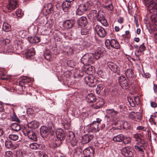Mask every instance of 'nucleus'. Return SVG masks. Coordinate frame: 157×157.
Returning <instances> with one entry per match:
<instances>
[{"label":"nucleus","instance_id":"nucleus-15","mask_svg":"<svg viewBox=\"0 0 157 157\" xmlns=\"http://www.w3.org/2000/svg\"><path fill=\"white\" fill-rule=\"evenodd\" d=\"M75 23L74 20H67L63 22V26L66 29H70L74 26Z\"/></svg>","mask_w":157,"mask_h":157},{"label":"nucleus","instance_id":"nucleus-12","mask_svg":"<svg viewBox=\"0 0 157 157\" xmlns=\"http://www.w3.org/2000/svg\"><path fill=\"white\" fill-rule=\"evenodd\" d=\"M87 6L84 4H82L78 6L76 11V14L78 15H81L88 10Z\"/></svg>","mask_w":157,"mask_h":157},{"label":"nucleus","instance_id":"nucleus-1","mask_svg":"<svg viewBox=\"0 0 157 157\" xmlns=\"http://www.w3.org/2000/svg\"><path fill=\"white\" fill-rule=\"evenodd\" d=\"M145 4L148 6L149 13H157V4L154 2L152 0H146Z\"/></svg>","mask_w":157,"mask_h":157},{"label":"nucleus","instance_id":"nucleus-50","mask_svg":"<svg viewBox=\"0 0 157 157\" xmlns=\"http://www.w3.org/2000/svg\"><path fill=\"white\" fill-rule=\"evenodd\" d=\"M62 144L61 142H59L56 140V141L52 144V146L53 147L55 148L56 147H59Z\"/></svg>","mask_w":157,"mask_h":157},{"label":"nucleus","instance_id":"nucleus-46","mask_svg":"<svg viewBox=\"0 0 157 157\" xmlns=\"http://www.w3.org/2000/svg\"><path fill=\"white\" fill-rule=\"evenodd\" d=\"M104 14H105L103 12H101V13H100L99 16H98V18H97L96 19L99 22L101 21L105 18L104 16Z\"/></svg>","mask_w":157,"mask_h":157},{"label":"nucleus","instance_id":"nucleus-57","mask_svg":"<svg viewBox=\"0 0 157 157\" xmlns=\"http://www.w3.org/2000/svg\"><path fill=\"white\" fill-rule=\"evenodd\" d=\"M5 155L6 157H12L13 153L11 151H7L5 153Z\"/></svg>","mask_w":157,"mask_h":157},{"label":"nucleus","instance_id":"nucleus-49","mask_svg":"<svg viewBox=\"0 0 157 157\" xmlns=\"http://www.w3.org/2000/svg\"><path fill=\"white\" fill-rule=\"evenodd\" d=\"M142 118V114L140 113H136V115L134 118V121H139Z\"/></svg>","mask_w":157,"mask_h":157},{"label":"nucleus","instance_id":"nucleus-24","mask_svg":"<svg viewBox=\"0 0 157 157\" xmlns=\"http://www.w3.org/2000/svg\"><path fill=\"white\" fill-rule=\"evenodd\" d=\"M85 99L88 103H92L96 101V98L94 94L90 93L86 95Z\"/></svg>","mask_w":157,"mask_h":157},{"label":"nucleus","instance_id":"nucleus-26","mask_svg":"<svg viewBox=\"0 0 157 157\" xmlns=\"http://www.w3.org/2000/svg\"><path fill=\"white\" fill-rule=\"evenodd\" d=\"M35 54L34 48H32L28 50L25 52V56L26 58L29 59L31 58L32 56H34Z\"/></svg>","mask_w":157,"mask_h":157},{"label":"nucleus","instance_id":"nucleus-42","mask_svg":"<svg viewBox=\"0 0 157 157\" xmlns=\"http://www.w3.org/2000/svg\"><path fill=\"white\" fill-rule=\"evenodd\" d=\"M102 54L101 51H96L94 56V57L95 59L97 60L100 58V57L102 56Z\"/></svg>","mask_w":157,"mask_h":157},{"label":"nucleus","instance_id":"nucleus-41","mask_svg":"<svg viewBox=\"0 0 157 157\" xmlns=\"http://www.w3.org/2000/svg\"><path fill=\"white\" fill-rule=\"evenodd\" d=\"M29 147L31 149L36 150L39 148L40 145L36 143H33L30 144Z\"/></svg>","mask_w":157,"mask_h":157},{"label":"nucleus","instance_id":"nucleus-61","mask_svg":"<svg viewBox=\"0 0 157 157\" xmlns=\"http://www.w3.org/2000/svg\"><path fill=\"white\" fill-rule=\"evenodd\" d=\"M46 26L47 27V28L49 29H50L52 26V21H48L45 24Z\"/></svg>","mask_w":157,"mask_h":157},{"label":"nucleus","instance_id":"nucleus-11","mask_svg":"<svg viewBox=\"0 0 157 157\" xmlns=\"http://www.w3.org/2000/svg\"><path fill=\"white\" fill-rule=\"evenodd\" d=\"M92 53L86 54L82 58L81 60L82 63L84 64H89L93 63Z\"/></svg>","mask_w":157,"mask_h":157},{"label":"nucleus","instance_id":"nucleus-62","mask_svg":"<svg viewBox=\"0 0 157 157\" xmlns=\"http://www.w3.org/2000/svg\"><path fill=\"white\" fill-rule=\"evenodd\" d=\"M5 74L2 72L0 71V79L5 80L7 79L6 78L4 77Z\"/></svg>","mask_w":157,"mask_h":157},{"label":"nucleus","instance_id":"nucleus-28","mask_svg":"<svg viewBox=\"0 0 157 157\" xmlns=\"http://www.w3.org/2000/svg\"><path fill=\"white\" fill-rule=\"evenodd\" d=\"M104 104V101L102 98L99 99V100L97 101L95 104L93 105V107L95 109H98L102 107Z\"/></svg>","mask_w":157,"mask_h":157},{"label":"nucleus","instance_id":"nucleus-39","mask_svg":"<svg viewBox=\"0 0 157 157\" xmlns=\"http://www.w3.org/2000/svg\"><path fill=\"white\" fill-rule=\"evenodd\" d=\"M65 52H67V54L69 56L72 55L74 53L73 49L70 46L67 47Z\"/></svg>","mask_w":157,"mask_h":157},{"label":"nucleus","instance_id":"nucleus-7","mask_svg":"<svg viewBox=\"0 0 157 157\" xmlns=\"http://www.w3.org/2000/svg\"><path fill=\"white\" fill-rule=\"evenodd\" d=\"M98 123L93 121L92 123L88 124L87 127L89 132L96 133L99 131L100 128H99Z\"/></svg>","mask_w":157,"mask_h":157},{"label":"nucleus","instance_id":"nucleus-53","mask_svg":"<svg viewBox=\"0 0 157 157\" xmlns=\"http://www.w3.org/2000/svg\"><path fill=\"white\" fill-rule=\"evenodd\" d=\"M136 115V113L134 112H131L128 115L129 117L131 118L132 120L134 121V118L135 117V116Z\"/></svg>","mask_w":157,"mask_h":157},{"label":"nucleus","instance_id":"nucleus-2","mask_svg":"<svg viewBox=\"0 0 157 157\" xmlns=\"http://www.w3.org/2000/svg\"><path fill=\"white\" fill-rule=\"evenodd\" d=\"M84 71L86 73H84L82 72H80V71L77 70L74 73V76L75 78H78L82 77L86 73L88 74H91V72H93V68L91 66H86L84 67Z\"/></svg>","mask_w":157,"mask_h":157},{"label":"nucleus","instance_id":"nucleus-34","mask_svg":"<svg viewBox=\"0 0 157 157\" xmlns=\"http://www.w3.org/2000/svg\"><path fill=\"white\" fill-rule=\"evenodd\" d=\"M5 146L8 149H13L14 147V145L10 140H7L5 142Z\"/></svg>","mask_w":157,"mask_h":157},{"label":"nucleus","instance_id":"nucleus-43","mask_svg":"<svg viewBox=\"0 0 157 157\" xmlns=\"http://www.w3.org/2000/svg\"><path fill=\"white\" fill-rule=\"evenodd\" d=\"M9 138L12 140L16 141L18 139V136L16 134H10L9 136Z\"/></svg>","mask_w":157,"mask_h":157},{"label":"nucleus","instance_id":"nucleus-10","mask_svg":"<svg viewBox=\"0 0 157 157\" xmlns=\"http://www.w3.org/2000/svg\"><path fill=\"white\" fill-rule=\"evenodd\" d=\"M67 138L69 140L70 142L72 147L76 146L78 141L75 137L74 133L72 131H69L68 134Z\"/></svg>","mask_w":157,"mask_h":157},{"label":"nucleus","instance_id":"nucleus-60","mask_svg":"<svg viewBox=\"0 0 157 157\" xmlns=\"http://www.w3.org/2000/svg\"><path fill=\"white\" fill-rule=\"evenodd\" d=\"M139 48L141 51L144 52L146 49V47L144 43L142 44L140 46Z\"/></svg>","mask_w":157,"mask_h":157},{"label":"nucleus","instance_id":"nucleus-51","mask_svg":"<svg viewBox=\"0 0 157 157\" xmlns=\"http://www.w3.org/2000/svg\"><path fill=\"white\" fill-rule=\"evenodd\" d=\"M44 57L46 59H49L51 57V55L50 52L48 51H46L44 54Z\"/></svg>","mask_w":157,"mask_h":157},{"label":"nucleus","instance_id":"nucleus-25","mask_svg":"<svg viewBox=\"0 0 157 157\" xmlns=\"http://www.w3.org/2000/svg\"><path fill=\"white\" fill-rule=\"evenodd\" d=\"M39 123L35 121H32L29 122H28V127L32 129H35L39 127Z\"/></svg>","mask_w":157,"mask_h":157},{"label":"nucleus","instance_id":"nucleus-18","mask_svg":"<svg viewBox=\"0 0 157 157\" xmlns=\"http://www.w3.org/2000/svg\"><path fill=\"white\" fill-rule=\"evenodd\" d=\"M94 136L90 134H86L82 137V144H86L90 142L93 139Z\"/></svg>","mask_w":157,"mask_h":157},{"label":"nucleus","instance_id":"nucleus-5","mask_svg":"<svg viewBox=\"0 0 157 157\" xmlns=\"http://www.w3.org/2000/svg\"><path fill=\"white\" fill-rule=\"evenodd\" d=\"M56 134L57 138L56 140L62 143V142L65 140L66 136L64 131L61 128H58L56 129Z\"/></svg>","mask_w":157,"mask_h":157},{"label":"nucleus","instance_id":"nucleus-48","mask_svg":"<svg viewBox=\"0 0 157 157\" xmlns=\"http://www.w3.org/2000/svg\"><path fill=\"white\" fill-rule=\"evenodd\" d=\"M131 140V139L130 137H128L125 138L124 136V140L123 141V143L125 144H128L130 143Z\"/></svg>","mask_w":157,"mask_h":157},{"label":"nucleus","instance_id":"nucleus-38","mask_svg":"<svg viewBox=\"0 0 157 157\" xmlns=\"http://www.w3.org/2000/svg\"><path fill=\"white\" fill-rule=\"evenodd\" d=\"M3 29L5 32H9L10 31L11 26L8 24L4 23L2 27Z\"/></svg>","mask_w":157,"mask_h":157},{"label":"nucleus","instance_id":"nucleus-14","mask_svg":"<svg viewBox=\"0 0 157 157\" xmlns=\"http://www.w3.org/2000/svg\"><path fill=\"white\" fill-rule=\"evenodd\" d=\"M44 10H45V14L47 15L49 14L53 13L54 11V6L51 3L47 4L44 6Z\"/></svg>","mask_w":157,"mask_h":157},{"label":"nucleus","instance_id":"nucleus-23","mask_svg":"<svg viewBox=\"0 0 157 157\" xmlns=\"http://www.w3.org/2000/svg\"><path fill=\"white\" fill-rule=\"evenodd\" d=\"M78 25L81 26L85 27L86 25L88 23L87 18L85 16H82L79 18L77 21Z\"/></svg>","mask_w":157,"mask_h":157},{"label":"nucleus","instance_id":"nucleus-45","mask_svg":"<svg viewBox=\"0 0 157 157\" xmlns=\"http://www.w3.org/2000/svg\"><path fill=\"white\" fill-rule=\"evenodd\" d=\"M90 31L87 29H82L81 31V33L82 35H86L89 34Z\"/></svg>","mask_w":157,"mask_h":157},{"label":"nucleus","instance_id":"nucleus-58","mask_svg":"<svg viewBox=\"0 0 157 157\" xmlns=\"http://www.w3.org/2000/svg\"><path fill=\"white\" fill-rule=\"evenodd\" d=\"M22 80L23 81H24V82L25 83H27L29 82H30V79L29 78L27 77H24L22 79Z\"/></svg>","mask_w":157,"mask_h":157},{"label":"nucleus","instance_id":"nucleus-32","mask_svg":"<svg viewBox=\"0 0 157 157\" xmlns=\"http://www.w3.org/2000/svg\"><path fill=\"white\" fill-rule=\"evenodd\" d=\"M28 40L30 43H36L39 42L40 41L39 37L36 36L28 37Z\"/></svg>","mask_w":157,"mask_h":157},{"label":"nucleus","instance_id":"nucleus-44","mask_svg":"<svg viewBox=\"0 0 157 157\" xmlns=\"http://www.w3.org/2000/svg\"><path fill=\"white\" fill-rule=\"evenodd\" d=\"M103 89V86L102 84H100L97 86V87L96 89V93L98 94H100L101 91Z\"/></svg>","mask_w":157,"mask_h":157},{"label":"nucleus","instance_id":"nucleus-64","mask_svg":"<svg viewBox=\"0 0 157 157\" xmlns=\"http://www.w3.org/2000/svg\"><path fill=\"white\" fill-rule=\"evenodd\" d=\"M82 44L84 46H86V47H89L90 46L91 44L90 43L85 41L83 42Z\"/></svg>","mask_w":157,"mask_h":157},{"label":"nucleus","instance_id":"nucleus-63","mask_svg":"<svg viewBox=\"0 0 157 157\" xmlns=\"http://www.w3.org/2000/svg\"><path fill=\"white\" fill-rule=\"evenodd\" d=\"M140 143L142 144V145L141 146H144V147L145 146H146L147 142L145 141L144 139L142 138L141 141H140L138 144Z\"/></svg>","mask_w":157,"mask_h":157},{"label":"nucleus","instance_id":"nucleus-3","mask_svg":"<svg viewBox=\"0 0 157 157\" xmlns=\"http://www.w3.org/2000/svg\"><path fill=\"white\" fill-rule=\"evenodd\" d=\"M105 44L108 49H110V47L116 49L120 48V45L119 42L116 40L112 39L111 40H107L105 41Z\"/></svg>","mask_w":157,"mask_h":157},{"label":"nucleus","instance_id":"nucleus-8","mask_svg":"<svg viewBox=\"0 0 157 157\" xmlns=\"http://www.w3.org/2000/svg\"><path fill=\"white\" fill-rule=\"evenodd\" d=\"M119 83L121 87L124 89L127 90L129 87V85L124 75H122L118 79Z\"/></svg>","mask_w":157,"mask_h":157},{"label":"nucleus","instance_id":"nucleus-22","mask_svg":"<svg viewBox=\"0 0 157 157\" xmlns=\"http://www.w3.org/2000/svg\"><path fill=\"white\" fill-rule=\"evenodd\" d=\"M26 132L29 139L35 141H37V138L35 132L30 130H26Z\"/></svg>","mask_w":157,"mask_h":157},{"label":"nucleus","instance_id":"nucleus-17","mask_svg":"<svg viewBox=\"0 0 157 157\" xmlns=\"http://www.w3.org/2000/svg\"><path fill=\"white\" fill-rule=\"evenodd\" d=\"M9 4L7 6V8L10 11L15 10L17 7V0H9Z\"/></svg>","mask_w":157,"mask_h":157},{"label":"nucleus","instance_id":"nucleus-6","mask_svg":"<svg viewBox=\"0 0 157 157\" xmlns=\"http://www.w3.org/2000/svg\"><path fill=\"white\" fill-rule=\"evenodd\" d=\"M95 30L98 36L102 38L105 37L107 35V32L105 29L101 26L96 25L95 27Z\"/></svg>","mask_w":157,"mask_h":157},{"label":"nucleus","instance_id":"nucleus-54","mask_svg":"<svg viewBox=\"0 0 157 157\" xmlns=\"http://www.w3.org/2000/svg\"><path fill=\"white\" fill-rule=\"evenodd\" d=\"M63 126L64 128L66 129H69L70 128V124L68 122L63 123Z\"/></svg>","mask_w":157,"mask_h":157},{"label":"nucleus","instance_id":"nucleus-37","mask_svg":"<svg viewBox=\"0 0 157 157\" xmlns=\"http://www.w3.org/2000/svg\"><path fill=\"white\" fill-rule=\"evenodd\" d=\"M103 8L104 9H106L109 11H113L114 9L113 6L112 4V2L111 1L110 3L108 5H104L103 6Z\"/></svg>","mask_w":157,"mask_h":157},{"label":"nucleus","instance_id":"nucleus-30","mask_svg":"<svg viewBox=\"0 0 157 157\" xmlns=\"http://www.w3.org/2000/svg\"><path fill=\"white\" fill-rule=\"evenodd\" d=\"M124 136L122 134L117 135L113 137V140L116 142H122L124 140Z\"/></svg>","mask_w":157,"mask_h":157},{"label":"nucleus","instance_id":"nucleus-33","mask_svg":"<svg viewBox=\"0 0 157 157\" xmlns=\"http://www.w3.org/2000/svg\"><path fill=\"white\" fill-rule=\"evenodd\" d=\"M10 128L13 131L15 132H18L21 129L20 125L17 123L12 124Z\"/></svg>","mask_w":157,"mask_h":157},{"label":"nucleus","instance_id":"nucleus-52","mask_svg":"<svg viewBox=\"0 0 157 157\" xmlns=\"http://www.w3.org/2000/svg\"><path fill=\"white\" fill-rule=\"evenodd\" d=\"M19 86L22 87L21 89L22 91H24L25 88V83L24 82V81H23L22 80L20 81L19 82Z\"/></svg>","mask_w":157,"mask_h":157},{"label":"nucleus","instance_id":"nucleus-36","mask_svg":"<svg viewBox=\"0 0 157 157\" xmlns=\"http://www.w3.org/2000/svg\"><path fill=\"white\" fill-rule=\"evenodd\" d=\"M134 137L136 141L137 142V143L138 144L140 141H141L142 135L141 134L136 133L134 135Z\"/></svg>","mask_w":157,"mask_h":157},{"label":"nucleus","instance_id":"nucleus-55","mask_svg":"<svg viewBox=\"0 0 157 157\" xmlns=\"http://www.w3.org/2000/svg\"><path fill=\"white\" fill-rule=\"evenodd\" d=\"M17 16L18 17H21L23 15V13L21 9H19L16 13Z\"/></svg>","mask_w":157,"mask_h":157},{"label":"nucleus","instance_id":"nucleus-47","mask_svg":"<svg viewBox=\"0 0 157 157\" xmlns=\"http://www.w3.org/2000/svg\"><path fill=\"white\" fill-rule=\"evenodd\" d=\"M142 52L141 51V50H140L139 48V49L136 50L135 51V54L136 57V59L138 60H139L140 59L139 57L141 55V53Z\"/></svg>","mask_w":157,"mask_h":157},{"label":"nucleus","instance_id":"nucleus-40","mask_svg":"<svg viewBox=\"0 0 157 157\" xmlns=\"http://www.w3.org/2000/svg\"><path fill=\"white\" fill-rule=\"evenodd\" d=\"M135 148L138 151H140L141 154H143L144 153V146H139L135 145L134 146Z\"/></svg>","mask_w":157,"mask_h":157},{"label":"nucleus","instance_id":"nucleus-29","mask_svg":"<svg viewBox=\"0 0 157 157\" xmlns=\"http://www.w3.org/2000/svg\"><path fill=\"white\" fill-rule=\"evenodd\" d=\"M125 75L128 80H130L131 78H133L134 74L132 70L131 69H127L125 72Z\"/></svg>","mask_w":157,"mask_h":157},{"label":"nucleus","instance_id":"nucleus-20","mask_svg":"<svg viewBox=\"0 0 157 157\" xmlns=\"http://www.w3.org/2000/svg\"><path fill=\"white\" fill-rule=\"evenodd\" d=\"M107 65L109 69L114 73L118 72V71H119V68L117 66L112 62H108Z\"/></svg>","mask_w":157,"mask_h":157},{"label":"nucleus","instance_id":"nucleus-59","mask_svg":"<svg viewBox=\"0 0 157 157\" xmlns=\"http://www.w3.org/2000/svg\"><path fill=\"white\" fill-rule=\"evenodd\" d=\"M104 26H108L109 25L107 23L106 20L105 18L101 21L100 22Z\"/></svg>","mask_w":157,"mask_h":157},{"label":"nucleus","instance_id":"nucleus-16","mask_svg":"<svg viewBox=\"0 0 157 157\" xmlns=\"http://www.w3.org/2000/svg\"><path fill=\"white\" fill-rule=\"evenodd\" d=\"M101 11L97 12L95 10H92L90 11L89 14L88 15V18L91 20H93L98 18V16H99Z\"/></svg>","mask_w":157,"mask_h":157},{"label":"nucleus","instance_id":"nucleus-56","mask_svg":"<svg viewBox=\"0 0 157 157\" xmlns=\"http://www.w3.org/2000/svg\"><path fill=\"white\" fill-rule=\"evenodd\" d=\"M147 129V128L146 127L140 126L137 127L136 130H142L144 131H145Z\"/></svg>","mask_w":157,"mask_h":157},{"label":"nucleus","instance_id":"nucleus-9","mask_svg":"<svg viewBox=\"0 0 157 157\" xmlns=\"http://www.w3.org/2000/svg\"><path fill=\"white\" fill-rule=\"evenodd\" d=\"M132 149L129 147L123 148L121 150L122 154L126 157H131L133 155Z\"/></svg>","mask_w":157,"mask_h":157},{"label":"nucleus","instance_id":"nucleus-4","mask_svg":"<svg viewBox=\"0 0 157 157\" xmlns=\"http://www.w3.org/2000/svg\"><path fill=\"white\" fill-rule=\"evenodd\" d=\"M85 83L91 87L95 86L97 83L98 80L94 76H86L84 78Z\"/></svg>","mask_w":157,"mask_h":157},{"label":"nucleus","instance_id":"nucleus-13","mask_svg":"<svg viewBox=\"0 0 157 157\" xmlns=\"http://www.w3.org/2000/svg\"><path fill=\"white\" fill-rule=\"evenodd\" d=\"M83 153L84 155L87 157H94V150L93 148L89 147L84 149Z\"/></svg>","mask_w":157,"mask_h":157},{"label":"nucleus","instance_id":"nucleus-19","mask_svg":"<svg viewBox=\"0 0 157 157\" xmlns=\"http://www.w3.org/2000/svg\"><path fill=\"white\" fill-rule=\"evenodd\" d=\"M50 130L47 127L45 126H42L40 129V132L42 137L44 138L46 137L49 134Z\"/></svg>","mask_w":157,"mask_h":157},{"label":"nucleus","instance_id":"nucleus-35","mask_svg":"<svg viewBox=\"0 0 157 157\" xmlns=\"http://www.w3.org/2000/svg\"><path fill=\"white\" fill-rule=\"evenodd\" d=\"M150 17L151 21L153 23L157 26V14L156 13L151 14Z\"/></svg>","mask_w":157,"mask_h":157},{"label":"nucleus","instance_id":"nucleus-31","mask_svg":"<svg viewBox=\"0 0 157 157\" xmlns=\"http://www.w3.org/2000/svg\"><path fill=\"white\" fill-rule=\"evenodd\" d=\"M71 2L68 0L63 2L62 4V6L63 10L64 12H67L68 11Z\"/></svg>","mask_w":157,"mask_h":157},{"label":"nucleus","instance_id":"nucleus-21","mask_svg":"<svg viewBox=\"0 0 157 157\" xmlns=\"http://www.w3.org/2000/svg\"><path fill=\"white\" fill-rule=\"evenodd\" d=\"M118 124H120L118 128L119 129H129L130 128V125L127 122H123L119 121L115 123L114 125H117Z\"/></svg>","mask_w":157,"mask_h":157},{"label":"nucleus","instance_id":"nucleus-27","mask_svg":"<svg viewBox=\"0 0 157 157\" xmlns=\"http://www.w3.org/2000/svg\"><path fill=\"white\" fill-rule=\"evenodd\" d=\"M106 112L108 116L113 117L119 113L118 111H115L113 109H107L106 110Z\"/></svg>","mask_w":157,"mask_h":157}]
</instances>
